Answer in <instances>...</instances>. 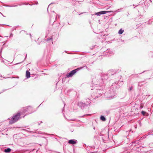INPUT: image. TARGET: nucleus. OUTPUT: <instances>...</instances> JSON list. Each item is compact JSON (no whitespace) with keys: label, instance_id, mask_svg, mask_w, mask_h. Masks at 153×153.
Returning <instances> with one entry per match:
<instances>
[{"label":"nucleus","instance_id":"nucleus-1","mask_svg":"<svg viewBox=\"0 0 153 153\" xmlns=\"http://www.w3.org/2000/svg\"><path fill=\"white\" fill-rule=\"evenodd\" d=\"M20 113H18L14 115L12 117L11 120L9 121V123L12 124L16 122L20 118Z\"/></svg>","mask_w":153,"mask_h":153},{"label":"nucleus","instance_id":"nucleus-2","mask_svg":"<svg viewBox=\"0 0 153 153\" xmlns=\"http://www.w3.org/2000/svg\"><path fill=\"white\" fill-rule=\"evenodd\" d=\"M79 68L74 70L71 71L70 73H68L67 74V76L68 77H71L73 76L77 71L79 69Z\"/></svg>","mask_w":153,"mask_h":153},{"label":"nucleus","instance_id":"nucleus-3","mask_svg":"<svg viewBox=\"0 0 153 153\" xmlns=\"http://www.w3.org/2000/svg\"><path fill=\"white\" fill-rule=\"evenodd\" d=\"M77 142V140H70L68 141V143L70 144H75Z\"/></svg>","mask_w":153,"mask_h":153},{"label":"nucleus","instance_id":"nucleus-4","mask_svg":"<svg viewBox=\"0 0 153 153\" xmlns=\"http://www.w3.org/2000/svg\"><path fill=\"white\" fill-rule=\"evenodd\" d=\"M113 12V11H102L100 12V13L101 15V14H105V13H109V12Z\"/></svg>","mask_w":153,"mask_h":153},{"label":"nucleus","instance_id":"nucleus-5","mask_svg":"<svg viewBox=\"0 0 153 153\" xmlns=\"http://www.w3.org/2000/svg\"><path fill=\"white\" fill-rule=\"evenodd\" d=\"M30 72L28 71H27L26 72V77L27 78H28L30 77Z\"/></svg>","mask_w":153,"mask_h":153},{"label":"nucleus","instance_id":"nucleus-6","mask_svg":"<svg viewBox=\"0 0 153 153\" xmlns=\"http://www.w3.org/2000/svg\"><path fill=\"white\" fill-rule=\"evenodd\" d=\"M11 151V149L10 148H7L4 150V152L6 153H8L10 152Z\"/></svg>","mask_w":153,"mask_h":153},{"label":"nucleus","instance_id":"nucleus-7","mask_svg":"<svg viewBox=\"0 0 153 153\" xmlns=\"http://www.w3.org/2000/svg\"><path fill=\"white\" fill-rule=\"evenodd\" d=\"M124 32V30L122 29H120L118 32V33L120 34H122Z\"/></svg>","mask_w":153,"mask_h":153},{"label":"nucleus","instance_id":"nucleus-8","mask_svg":"<svg viewBox=\"0 0 153 153\" xmlns=\"http://www.w3.org/2000/svg\"><path fill=\"white\" fill-rule=\"evenodd\" d=\"M100 119L103 121H105L106 120L105 118L103 116H101L100 117Z\"/></svg>","mask_w":153,"mask_h":153},{"label":"nucleus","instance_id":"nucleus-9","mask_svg":"<svg viewBox=\"0 0 153 153\" xmlns=\"http://www.w3.org/2000/svg\"><path fill=\"white\" fill-rule=\"evenodd\" d=\"M141 113L143 115H144L146 114V112L145 111H142L141 112Z\"/></svg>","mask_w":153,"mask_h":153},{"label":"nucleus","instance_id":"nucleus-10","mask_svg":"<svg viewBox=\"0 0 153 153\" xmlns=\"http://www.w3.org/2000/svg\"><path fill=\"white\" fill-rule=\"evenodd\" d=\"M95 14L97 15H101L100 14V12L98 13H95Z\"/></svg>","mask_w":153,"mask_h":153},{"label":"nucleus","instance_id":"nucleus-11","mask_svg":"<svg viewBox=\"0 0 153 153\" xmlns=\"http://www.w3.org/2000/svg\"><path fill=\"white\" fill-rule=\"evenodd\" d=\"M143 108V106H141H141H140V108Z\"/></svg>","mask_w":153,"mask_h":153}]
</instances>
